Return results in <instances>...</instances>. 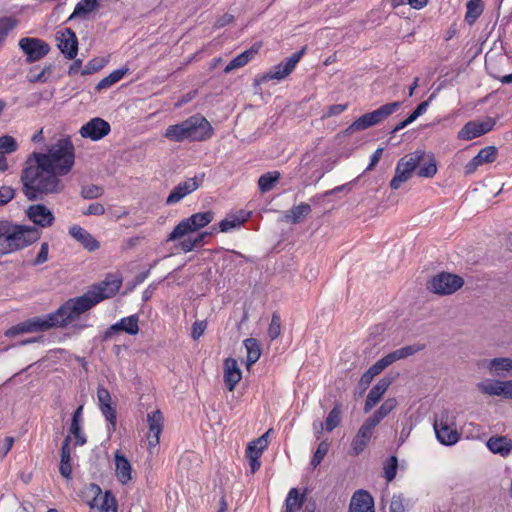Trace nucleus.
Instances as JSON below:
<instances>
[{"label": "nucleus", "mask_w": 512, "mask_h": 512, "mask_svg": "<svg viewBox=\"0 0 512 512\" xmlns=\"http://www.w3.org/2000/svg\"><path fill=\"white\" fill-rule=\"evenodd\" d=\"M110 131V124L106 120L100 117H95L81 127L80 135L83 138H89L92 141H99L108 135Z\"/></svg>", "instance_id": "nucleus-13"}, {"label": "nucleus", "mask_w": 512, "mask_h": 512, "mask_svg": "<svg viewBox=\"0 0 512 512\" xmlns=\"http://www.w3.org/2000/svg\"><path fill=\"white\" fill-rule=\"evenodd\" d=\"M244 346L247 351L246 365L250 367L255 364L261 356V346L257 339L247 338L244 340Z\"/></svg>", "instance_id": "nucleus-31"}, {"label": "nucleus", "mask_w": 512, "mask_h": 512, "mask_svg": "<svg viewBox=\"0 0 512 512\" xmlns=\"http://www.w3.org/2000/svg\"><path fill=\"white\" fill-rule=\"evenodd\" d=\"M311 211V206L302 202L286 211L284 214V220L290 224H299L311 213Z\"/></svg>", "instance_id": "nucleus-26"}, {"label": "nucleus", "mask_w": 512, "mask_h": 512, "mask_svg": "<svg viewBox=\"0 0 512 512\" xmlns=\"http://www.w3.org/2000/svg\"><path fill=\"white\" fill-rule=\"evenodd\" d=\"M49 253V244L47 242H43L41 244L40 250L35 257V259L31 262V266H38L45 263L48 260Z\"/></svg>", "instance_id": "nucleus-58"}, {"label": "nucleus", "mask_w": 512, "mask_h": 512, "mask_svg": "<svg viewBox=\"0 0 512 512\" xmlns=\"http://www.w3.org/2000/svg\"><path fill=\"white\" fill-rule=\"evenodd\" d=\"M224 366V383L228 391L232 392L242 378V372L234 358H226Z\"/></svg>", "instance_id": "nucleus-19"}, {"label": "nucleus", "mask_w": 512, "mask_h": 512, "mask_svg": "<svg viewBox=\"0 0 512 512\" xmlns=\"http://www.w3.org/2000/svg\"><path fill=\"white\" fill-rule=\"evenodd\" d=\"M213 135V127L201 114H195L184 121L166 128L164 137L173 142L205 141Z\"/></svg>", "instance_id": "nucleus-3"}, {"label": "nucleus", "mask_w": 512, "mask_h": 512, "mask_svg": "<svg viewBox=\"0 0 512 512\" xmlns=\"http://www.w3.org/2000/svg\"><path fill=\"white\" fill-rule=\"evenodd\" d=\"M70 443H71V436L67 435L63 440L62 447L60 450V463H62V464L71 463Z\"/></svg>", "instance_id": "nucleus-56"}, {"label": "nucleus", "mask_w": 512, "mask_h": 512, "mask_svg": "<svg viewBox=\"0 0 512 512\" xmlns=\"http://www.w3.org/2000/svg\"><path fill=\"white\" fill-rule=\"evenodd\" d=\"M480 136L481 134L477 128V121L467 122L458 132V139L465 141H469Z\"/></svg>", "instance_id": "nucleus-40"}, {"label": "nucleus", "mask_w": 512, "mask_h": 512, "mask_svg": "<svg viewBox=\"0 0 512 512\" xmlns=\"http://www.w3.org/2000/svg\"><path fill=\"white\" fill-rule=\"evenodd\" d=\"M305 51L306 46L293 53L290 57L285 58L279 64L271 67L269 71L263 75L262 80H282L286 78L294 70L295 66L300 61Z\"/></svg>", "instance_id": "nucleus-9"}, {"label": "nucleus", "mask_w": 512, "mask_h": 512, "mask_svg": "<svg viewBox=\"0 0 512 512\" xmlns=\"http://www.w3.org/2000/svg\"><path fill=\"white\" fill-rule=\"evenodd\" d=\"M26 213L34 224L43 228L51 226L55 220L52 211L44 204L31 205L28 207Z\"/></svg>", "instance_id": "nucleus-16"}, {"label": "nucleus", "mask_w": 512, "mask_h": 512, "mask_svg": "<svg viewBox=\"0 0 512 512\" xmlns=\"http://www.w3.org/2000/svg\"><path fill=\"white\" fill-rule=\"evenodd\" d=\"M281 177L280 172L272 171L262 174L258 179V187L262 193L269 192Z\"/></svg>", "instance_id": "nucleus-33"}, {"label": "nucleus", "mask_w": 512, "mask_h": 512, "mask_svg": "<svg viewBox=\"0 0 512 512\" xmlns=\"http://www.w3.org/2000/svg\"><path fill=\"white\" fill-rule=\"evenodd\" d=\"M18 149V143L16 139L10 135H3L0 137V151L6 154L16 152Z\"/></svg>", "instance_id": "nucleus-48"}, {"label": "nucleus", "mask_w": 512, "mask_h": 512, "mask_svg": "<svg viewBox=\"0 0 512 512\" xmlns=\"http://www.w3.org/2000/svg\"><path fill=\"white\" fill-rule=\"evenodd\" d=\"M329 446L330 444L327 441H322L319 443L310 462L313 468H316L318 465H320V463L328 453Z\"/></svg>", "instance_id": "nucleus-49"}, {"label": "nucleus", "mask_w": 512, "mask_h": 512, "mask_svg": "<svg viewBox=\"0 0 512 512\" xmlns=\"http://www.w3.org/2000/svg\"><path fill=\"white\" fill-rule=\"evenodd\" d=\"M391 365L390 360L387 355L376 361L371 367H369V371L374 374V376L380 374L386 367Z\"/></svg>", "instance_id": "nucleus-60"}, {"label": "nucleus", "mask_w": 512, "mask_h": 512, "mask_svg": "<svg viewBox=\"0 0 512 512\" xmlns=\"http://www.w3.org/2000/svg\"><path fill=\"white\" fill-rule=\"evenodd\" d=\"M465 21L472 25L480 17L483 12V5L481 0H469L466 4Z\"/></svg>", "instance_id": "nucleus-36"}, {"label": "nucleus", "mask_w": 512, "mask_h": 512, "mask_svg": "<svg viewBox=\"0 0 512 512\" xmlns=\"http://www.w3.org/2000/svg\"><path fill=\"white\" fill-rule=\"evenodd\" d=\"M214 219V212H198L188 218L181 220L168 235L167 241H175L184 237L185 235L204 228Z\"/></svg>", "instance_id": "nucleus-5"}, {"label": "nucleus", "mask_w": 512, "mask_h": 512, "mask_svg": "<svg viewBox=\"0 0 512 512\" xmlns=\"http://www.w3.org/2000/svg\"><path fill=\"white\" fill-rule=\"evenodd\" d=\"M431 98H432V96H430V98L428 100L421 102L416 107V109L408 116V118L411 120V122H414L419 116H421L422 114H424L426 112Z\"/></svg>", "instance_id": "nucleus-64"}, {"label": "nucleus", "mask_w": 512, "mask_h": 512, "mask_svg": "<svg viewBox=\"0 0 512 512\" xmlns=\"http://www.w3.org/2000/svg\"><path fill=\"white\" fill-rule=\"evenodd\" d=\"M374 377V374L369 370L363 373L359 380L360 395L367 390Z\"/></svg>", "instance_id": "nucleus-63"}, {"label": "nucleus", "mask_w": 512, "mask_h": 512, "mask_svg": "<svg viewBox=\"0 0 512 512\" xmlns=\"http://www.w3.org/2000/svg\"><path fill=\"white\" fill-rule=\"evenodd\" d=\"M69 234L90 252L96 251L100 247L99 241L79 225L71 226L69 228Z\"/></svg>", "instance_id": "nucleus-20"}, {"label": "nucleus", "mask_w": 512, "mask_h": 512, "mask_svg": "<svg viewBox=\"0 0 512 512\" xmlns=\"http://www.w3.org/2000/svg\"><path fill=\"white\" fill-rule=\"evenodd\" d=\"M40 230L34 226L13 224L9 254L21 250L40 238Z\"/></svg>", "instance_id": "nucleus-7"}, {"label": "nucleus", "mask_w": 512, "mask_h": 512, "mask_svg": "<svg viewBox=\"0 0 512 512\" xmlns=\"http://www.w3.org/2000/svg\"><path fill=\"white\" fill-rule=\"evenodd\" d=\"M497 148L495 146H487L482 148L476 155L478 162L481 164L492 163L497 158Z\"/></svg>", "instance_id": "nucleus-47"}, {"label": "nucleus", "mask_w": 512, "mask_h": 512, "mask_svg": "<svg viewBox=\"0 0 512 512\" xmlns=\"http://www.w3.org/2000/svg\"><path fill=\"white\" fill-rule=\"evenodd\" d=\"M105 66V61L103 58H93L91 59L85 67L82 69V75H91L99 70H101Z\"/></svg>", "instance_id": "nucleus-53"}, {"label": "nucleus", "mask_w": 512, "mask_h": 512, "mask_svg": "<svg viewBox=\"0 0 512 512\" xmlns=\"http://www.w3.org/2000/svg\"><path fill=\"white\" fill-rule=\"evenodd\" d=\"M97 399L101 413L108 421L107 430L113 432L116 429L117 413L116 406L112 402L110 392L103 386L97 388Z\"/></svg>", "instance_id": "nucleus-11"}, {"label": "nucleus", "mask_w": 512, "mask_h": 512, "mask_svg": "<svg viewBox=\"0 0 512 512\" xmlns=\"http://www.w3.org/2000/svg\"><path fill=\"white\" fill-rule=\"evenodd\" d=\"M341 405L336 404L333 409L329 412L326 420H325V429L328 432L333 431L340 424V415H341Z\"/></svg>", "instance_id": "nucleus-45"}, {"label": "nucleus", "mask_w": 512, "mask_h": 512, "mask_svg": "<svg viewBox=\"0 0 512 512\" xmlns=\"http://www.w3.org/2000/svg\"><path fill=\"white\" fill-rule=\"evenodd\" d=\"M121 285V279L106 278L101 283L93 285L82 296L67 300L55 312L44 317H33L10 327L6 330L5 336L16 337L24 333L43 332L53 327H65L102 300L113 297Z\"/></svg>", "instance_id": "nucleus-2"}, {"label": "nucleus", "mask_w": 512, "mask_h": 512, "mask_svg": "<svg viewBox=\"0 0 512 512\" xmlns=\"http://www.w3.org/2000/svg\"><path fill=\"white\" fill-rule=\"evenodd\" d=\"M490 369L494 371H511L512 370V358L508 357H497L490 361Z\"/></svg>", "instance_id": "nucleus-51"}, {"label": "nucleus", "mask_w": 512, "mask_h": 512, "mask_svg": "<svg viewBox=\"0 0 512 512\" xmlns=\"http://www.w3.org/2000/svg\"><path fill=\"white\" fill-rule=\"evenodd\" d=\"M394 377L385 376L381 378L369 391L364 405V412L368 413L381 400L389 386L393 383Z\"/></svg>", "instance_id": "nucleus-14"}, {"label": "nucleus", "mask_w": 512, "mask_h": 512, "mask_svg": "<svg viewBox=\"0 0 512 512\" xmlns=\"http://www.w3.org/2000/svg\"><path fill=\"white\" fill-rule=\"evenodd\" d=\"M423 349H424V345H419V344L404 346V347H401L399 349H396V350L390 352L389 354H387V357L392 364L397 360L405 359L408 356H411Z\"/></svg>", "instance_id": "nucleus-32"}, {"label": "nucleus", "mask_w": 512, "mask_h": 512, "mask_svg": "<svg viewBox=\"0 0 512 512\" xmlns=\"http://www.w3.org/2000/svg\"><path fill=\"white\" fill-rule=\"evenodd\" d=\"M75 163V148L69 137L48 146L45 153L32 152L23 164L20 174L23 194L30 201L62 192L59 177L67 175Z\"/></svg>", "instance_id": "nucleus-1"}, {"label": "nucleus", "mask_w": 512, "mask_h": 512, "mask_svg": "<svg viewBox=\"0 0 512 512\" xmlns=\"http://www.w3.org/2000/svg\"><path fill=\"white\" fill-rule=\"evenodd\" d=\"M116 465V476L122 484L131 480L132 466L129 460L119 451L114 456Z\"/></svg>", "instance_id": "nucleus-24"}, {"label": "nucleus", "mask_w": 512, "mask_h": 512, "mask_svg": "<svg viewBox=\"0 0 512 512\" xmlns=\"http://www.w3.org/2000/svg\"><path fill=\"white\" fill-rule=\"evenodd\" d=\"M503 381L500 380H486L478 384L479 390L487 395L502 396Z\"/></svg>", "instance_id": "nucleus-38"}, {"label": "nucleus", "mask_w": 512, "mask_h": 512, "mask_svg": "<svg viewBox=\"0 0 512 512\" xmlns=\"http://www.w3.org/2000/svg\"><path fill=\"white\" fill-rule=\"evenodd\" d=\"M100 6V0H80L67 21H73L76 18L87 19L89 14L98 11Z\"/></svg>", "instance_id": "nucleus-22"}, {"label": "nucleus", "mask_w": 512, "mask_h": 512, "mask_svg": "<svg viewBox=\"0 0 512 512\" xmlns=\"http://www.w3.org/2000/svg\"><path fill=\"white\" fill-rule=\"evenodd\" d=\"M464 285L461 276L441 272L431 278L427 283V289L437 295H450L459 290Z\"/></svg>", "instance_id": "nucleus-6"}, {"label": "nucleus", "mask_w": 512, "mask_h": 512, "mask_svg": "<svg viewBox=\"0 0 512 512\" xmlns=\"http://www.w3.org/2000/svg\"><path fill=\"white\" fill-rule=\"evenodd\" d=\"M390 512H405L404 498L402 495H394L392 497Z\"/></svg>", "instance_id": "nucleus-62"}, {"label": "nucleus", "mask_w": 512, "mask_h": 512, "mask_svg": "<svg viewBox=\"0 0 512 512\" xmlns=\"http://www.w3.org/2000/svg\"><path fill=\"white\" fill-rule=\"evenodd\" d=\"M260 44L256 43L251 48L243 51L235 58H233L224 68L225 73H230L232 70L245 66L250 62L260 49Z\"/></svg>", "instance_id": "nucleus-23"}, {"label": "nucleus", "mask_w": 512, "mask_h": 512, "mask_svg": "<svg viewBox=\"0 0 512 512\" xmlns=\"http://www.w3.org/2000/svg\"><path fill=\"white\" fill-rule=\"evenodd\" d=\"M128 72L129 68L127 67H122L112 71L108 76L102 78L97 83V85L95 86V90L99 92L103 89L111 87L113 84L120 81Z\"/></svg>", "instance_id": "nucleus-30"}, {"label": "nucleus", "mask_w": 512, "mask_h": 512, "mask_svg": "<svg viewBox=\"0 0 512 512\" xmlns=\"http://www.w3.org/2000/svg\"><path fill=\"white\" fill-rule=\"evenodd\" d=\"M434 430L437 440L446 446L454 445L458 442L460 435L457 430L452 429L446 422L437 421L434 423Z\"/></svg>", "instance_id": "nucleus-21"}, {"label": "nucleus", "mask_w": 512, "mask_h": 512, "mask_svg": "<svg viewBox=\"0 0 512 512\" xmlns=\"http://www.w3.org/2000/svg\"><path fill=\"white\" fill-rule=\"evenodd\" d=\"M93 512H117V502L110 490L104 492L99 506H96Z\"/></svg>", "instance_id": "nucleus-39"}, {"label": "nucleus", "mask_w": 512, "mask_h": 512, "mask_svg": "<svg viewBox=\"0 0 512 512\" xmlns=\"http://www.w3.org/2000/svg\"><path fill=\"white\" fill-rule=\"evenodd\" d=\"M207 328V321H195L191 329V337L193 340H198Z\"/></svg>", "instance_id": "nucleus-59"}, {"label": "nucleus", "mask_w": 512, "mask_h": 512, "mask_svg": "<svg viewBox=\"0 0 512 512\" xmlns=\"http://www.w3.org/2000/svg\"><path fill=\"white\" fill-rule=\"evenodd\" d=\"M19 49L26 56V63L31 64L43 59L51 50L50 45L36 37H23L18 42Z\"/></svg>", "instance_id": "nucleus-8"}, {"label": "nucleus", "mask_w": 512, "mask_h": 512, "mask_svg": "<svg viewBox=\"0 0 512 512\" xmlns=\"http://www.w3.org/2000/svg\"><path fill=\"white\" fill-rule=\"evenodd\" d=\"M18 25V20L12 16L0 18V45L5 41L9 33Z\"/></svg>", "instance_id": "nucleus-41"}, {"label": "nucleus", "mask_w": 512, "mask_h": 512, "mask_svg": "<svg viewBox=\"0 0 512 512\" xmlns=\"http://www.w3.org/2000/svg\"><path fill=\"white\" fill-rule=\"evenodd\" d=\"M437 173V163L433 154L428 155V161L425 162L416 172L417 176L423 178H432Z\"/></svg>", "instance_id": "nucleus-42"}, {"label": "nucleus", "mask_w": 512, "mask_h": 512, "mask_svg": "<svg viewBox=\"0 0 512 512\" xmlns=\"http://www.w3.org/2000/svg\"><path fill=\"white\" fill-rule=\"evenodd\" d=\"M15 197V189L11 186H0V207L8 204Z\"/></svg>", "instance_id": "nucleus-57"}, {"label": "nucleus", "mask_w": 512, "mask_h": 512, "mask_svg": "<svg viewBox=\"0 0 512 512\" xmlns=\"http://www.w3.org/2000/svg\"><path fill=\"white\" fill-rule=\"evenodd\" d=\"M281 333V319L277 313H273L270 325L268 327V336L271 340H275Z\"/></svg>", "instance_id": "nucleus-54"}, {"label": "nucleus", "mask_w": 512, "mask_h": 512, "mask_svg": "<svg viewBox=\"0 0 512 512\" xmlns=\"http://www.w3.org/2000/svg\"><path fill=\"white\" fill-rule=\"evenodd\" d=\"M13 223L8 220L0 221V256L9 254L10 238L12 235Z\"/></svg>", "instance_id": "nucleus-29"}, {"label": "nucleus", "mask_w": 512, "mask_h": 512, "mask_svg": "<svg viewBox=\"0 0 512 512\" xmlns=\"http://www.w3.org/2000/svg\"><path fill=\"white\" fill-rule=\"evenodd\" d=\"M372 126H374V123L371 118V115H369V112H368V113L361 115L359 118H357L355 121H353L351 129H357L358 131H362V130H366Z\"/></svg>", "instance_id": "nucleus-55"}, {"label": "nucleus", "mask_w": 512, "mask_h": 512, "mask_svg": "<svg viewBox=\"0 0 512 512\" xmlns=\"http://www.w3.org/2000/svg\"><path fill=\"white\" fill-rule=\"evenodd\" d=\"M304 498L305 494L300 495L297 488H292L286 497L284 512H295L297 509H300Z\"/></svg>", "instance_id": "nucleus-34"}, {"label": "nucleus", "mask_w": 512, "mask_h": 512, "mask_svg": "<svg viewBox=\"0 0 512 512\" xmlns=\"http://www.w3.org/2000/svg\"><path fill=\"white\" fill-rule=\"evenodd\" d=\"M398 468V459L396 456H390L384 464L385 478L388 482L395 479Z\"/></svg>", "instance_id": "nucleus-50"}, {"label": "nucleus", "mask_w": 512, "mask_h": 512, "mask_svg": "<svg viewBox=\"0 0 512 512\" xmlns=\"http://www.w3.org/2000/svg\"><path fill=\"white\" fill-rule=\"evenodd\" d=\"M54 69L55 66L53 64H48L45 65L39 73H34L35 67H32L27 74V81L30 83H45L48 81Z\"/></svg>", "instance_id": "nucleus-35"}, {"label": "nucleus", "mask_w": 512, "mask_h": 512, "mask_svg": "<svg viewBox=\"0 0 512 512\" xmlns=\"http://www.w3.org/2000/svg\"><path fill=\"white\" fill-rule=\"evenodd\" d=\"M69 435L75 437L74 446H83L87 442V437L82 431L81 422L77 420H71L69 427Z\"/></svg>", "instance_id": "nucleus-44"}, {"label": "nucleus", "mask_w": 512, "mask_h": 512, "mask_svg": "<svg viewBox=\"0 0 512 512\" xmlns=\"http://www.w3.org/2000/svg\"><path fill=\"white\" fill-rule=\"evenodd\" d=\"M139 317L137 314L130 315L128 317L122 318L116 324H120L121 332H125L129 335H136L139 332Z\"/></svg>", "instance_id": "nucleus-37"}, {"label": "nucleus", "mask_w": 512, "mask_h": 512, "mask_svg": "<svg viewBox=\"0 0 512 512\" xmlns=\"http://www.w3.org/2000/svg\"><path fill=\"white\" fill-rule=\"evenodd\" d=\"M104 189L101 186L91 184L87 186H83L81 189V196L84 199H96L103 195Z\"/></svg>", "instance_id": "nucleus-52"}, {"label": "nucleus", "mask_w": 512, "mask_h": 512, "mask_svg": "<svg viewBox=\"0 0 512 512\" xmlns=\"http://www.w3.org/2000/svg\"><path fill=\"white\" fill-rule=\"evenodd\" d=\"M205 174H197L192 178H188L183 182H180L177 186L173 188L171 193L166 199L167 205H172L180 200H182L185 196L197 190L202 183L204 182Z\"/></svg>", "instance_id": "nucleus-10"}, {"label": "nucleus", "mask_w": 512, "mask_h": 512, "mask_svg": "<svg viewBox=\"0 0 512 512\" xmlns=\"http://www.w3.org/2000/svg\"><path fill=\"white\" fill-rule=\"evenodd\" d=\"M397 401L395 398L386 399L381 406L366 419L373 426H377L388 414H390L396 407Z\"/></svg>", "instance_id": "nucleus-28"}, {"label": "nucleus", "mask_w": 512, "mask_h": 512, "mask_svg": "<svg viewBox=\"0 0 512 512\" xmlns=\"http://www.w3.org/2000/svg\"><path fill=\"white\" fill-rule=\"evenodd\" d=\"M374 428L375 426L371 423L366 420L364 421L351 443L352 454L354 456H358L364 451L372 437Z\"/></svg>", "instance_id": "nucleus-17"}, {"label": "nucleus", "mask_w": 512, "mask_h": 512, "mask_svg": "<svg viewBox=\"0 0 512 512\" xmlns=\"http://www.w3.org/2000/svg\"><path fill=\"white\" fill-rule=\"evenodd\" d=\"M57 47L66 59L72 60L78 53V39L71 28H64L56 33Z\"/></svg>", "instance_id": "nucleus-12"}, {"label": "nucleus", "mask_w": 512, "mask_h": 512, "mask_svg": "<svg viewBox=\"0 0 512 512\" xmlns=\"http://www.w3.org/2000/svg\"><path fill=\"white\" fill-rule=\"evenodd\" d=\"M149 432L147 435L149 447H156L159 444L160 434L164 427V417L160 410H154L147 414Z\"/></svg>", "instance_id": "nucleus-15"}, {"label": "nucleus", "mask_w": 512, "mask_h": 512, "mask_svg": "<svg viewBox=\"0 0 512 512\" xmlns=\"http://www.w3.org/2000/svg\"><path fill=\"white\" fill-rule=\"evenodd\" d=\"M425 157L424 150H416L400 158L396 165L395 175L390 181V188L397 190L404 182H407Z\"/></svg>", "instance_id": "nucleus-4"}, {"label": "nucleus", "mask_w": 512, "mask_h": 512, "mask_svg": "<svg viewBox=\"0 0 512 512\" xmlns=\"http://www.w3.org/2000/svg\"><path fill=\"white\" fill-rule=\"evenodd\" d=\"M488 449L501 456H507L512 450V440L505 436H492L487 441Z\"/></svg>", "instance_id": "nucleus-25"}, {"label": "nucleus", "mask_w": 512, "mask_h": 512, "mask_svg": "<svg viewBox=\"0 0 512 512\" xmlns=\"http://www.w3.org/2000/svg\"><path fill=\"white\" fill-rule=\"evenodd\" d=\"M101 494V488L95 484L90 483L86 485L81 491V497L84 502L90 505L91 502L95 501L96 497Z\"/></svg>", "instance_id": "nucleus-46"}, {"label": "nucleus", "mask_w": 512, "mask_h": 512, "mask_svg": "<svg viewBox=\"0 0 512 512\" xmlns=\"http://www.w3.org/2000/svg\"><path fill=\"white\" fill-rule=\"evenodd\" d=\"M402 103L400 101H395L391 103H386L376 110L369 112V115H371V118L373 120L374 125H377L387 119L389 116H391L394 112H396L400 107Z\"/></svg>", "instance_id": "nucleus-27"}, {"label": "nucleus", "mask_w": 512, "mask_h": 512, "mask_svg": "<svg viewBox=\"0 0 512 512\" xmlns=\"http://www.w3.org/2000/svg\"><path fill=\"white\" fill-rule=\"evenodd\" d=\"M349 512H374V500L366 490L356 491L350 501Z\"/></svg>", "instance_id": "nucleus-18"}, {"label": "nucleus", "mask_w": 512, "mask_h": 512, "mask_svg": "<svg viewBox=\"0 0 512 512\" xmlns=\"http://www.w3.org/2000/svg\"><path fill=\"white\" fill-rule=\"evenodd\" d=\"M249 214L245 217H238L236 215H229L219 222V229L221 232H228L232 229L240 227L246 220Z\"/></svg>", "instance_id": "nucleus-43"}, {"label": "nucleus", "mask_w": 512, "mask_h": 512, "mask_svg": "<svg viewBox=\"0 0 512 512\" xmlns=\"http://www.w3.org/2000/svg\"><path fill=\"white\" fill-rule=\"evenodd\" d=\"M496 124V120L491 117H487L484 121H477V128L480 131L481 136L490 132Z\"/></svg>", "instance_id": "nucleus-61"}]
</instances>
